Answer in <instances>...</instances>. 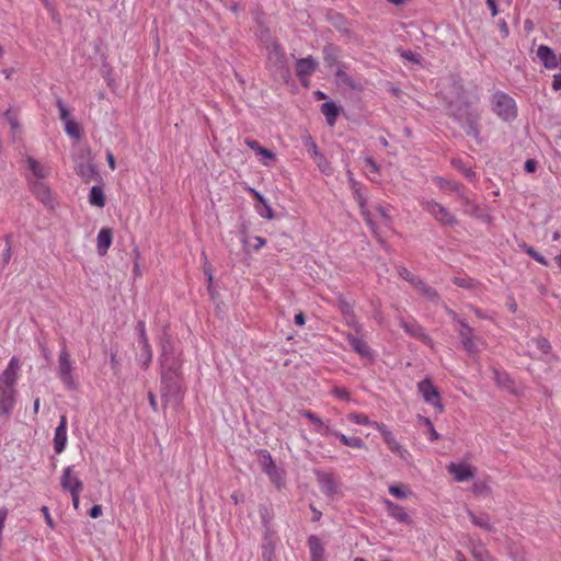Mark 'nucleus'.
Returning <instances> with one entry per match:
<instances>
[{
	"instance_id": "nucleus-1",
	"label": "nucleus",
	"mask_w": 561,
	"mask_h": 561,
	"mask_svg": "<svg viewBox=\"0 0 561 561\" xmlns=\"http://www.w3.org/2000/svg\"><path fill=\"white\" fill-rule=\"evenodd\" d=\"M162 394L174 393L179 390L181 369L180 354L160 357Z\"/></svg>"
},
{
	"instance_id": "nucleus-2",
	"label": "nucleus",
	"mask_w": 561,
	"mask_h": 561,
	"mask_svg": "<svg viewBox=\"0 0 561 561\" xmlns=\"http://www.w3.org/2000/svg\"><path fill=\"white\" fill-rule=\"evenodd\" d=\"M450 108L454 117L460 123L467 135L477 138L479 135V112L470 108L468 105L462 107L451 104Z\"/></svg>"
},
{
	"instance_id": "nucleus-3",
	"label": "nucleus",
	"mask_w": 561,
	"mask_h": 561,
	"mask_svg": "<svg viewBox=\"0 0 561 561\" xmlns=\"http://www.w3.org/2000/svg\"><path fill=\"white\" fill-rule=\"evenodd\" d=\"M449 313L453 316V319L457 320L459 323V329L457 331L463 350L469 355L478 354L484 345L482 339L473 334L472 328L467 322L457 319L454 311H450Z\"/></svg>"
},
{
	"instance_id": "nucleus-4",
	"label": "nucleus",
	"mask_w": 561,
	"mask_h": 561,
	"mask_svg": "<svg viewBox=\"0 0 561 561\" xmlns=\"http://www.w3.org/2000/svg\"><path fill=\"white\" fill-rule=\"evenodd\" d=\"M493 112L503 121L510 122L517 116V106L512 96L502 91H496L491 100Z\"/></svg>"
},
{
	"instance_id": "nucleus-5",
	"label": "nucleus",
	"mask_w": 561,
	"mask_h": 561,
	"mask_svg": "<svg viewBox=\"0 0 561 561\" xmlns=\"http://www.w3.org/2000/svg\"><path fill=\"white\" fill-rule=\"evenodd\" d=\"M422 207L430 213L435 220L446 226H455L458 224L456 217L442 204L433 201L425 199L421 203Z\"/></svg>"
},
{
	"instance_id": "nucleus-6",
	"label": "nucleus",
	"mask_w": 561,
	"mask_h": 561,
	"mask_svg": "<svg viewBox=\"0 0 561 561\" xmlns=\"http://www.w3.org/2000/svg\"><path fill=\"white\" fill-rule=\"evenodd\" d=\"M137 328L139 331V340H138L139 352L137 354V360L142 367L147 368L152 360V350L150 347V344H149V341H148V337L146 334L145 322L139 321L137 324Z\"/></svg>"
},
{
	"instance_id": "nucleus-7",
	"label": "nucleus",
	"mask_w": 561,
	"mask_h": 561,
	"mask_svg": "<svg viewBox=\"0 0 561 561\" xmlns=\"http://www.w3.org/2000/svg\"><path fill=\"white\" fill-rule=\"evenodd\" d=\"M417 389L426 403L433 405L439 412L443 411L444 407L440 402L438 389L433 385V382L430 379L426 378L420 381L417 383Z\"/></svg>"
},
{
	"instance_id": "nucleus-8",
	"label": "nucleus",
	"mask_w": 561,
	"mask_h": 561,
	"mask_svg": "<svg viewBox=\"0 0 561 561\" xmlns=\"http://www.w3.org/2000/svg\"><path fill=\"white\" fill-rule=\"evenodd\" d=\"M266 49L268 62L280 71L282 77L288 75V69L285 67L286 55L280 46L275 42H271L267 44Z\"/></svg>"
},
{
	"instance_id": "nucleus-9",
	"label": "nucleus",
	"mask_w": 561,
	"mask_h": 561,
	"mask_svg": "<svg viewBox=\"0 0 561 561\" xmlns=\"http://www.w3.org/2000/svg\"><path fill=\"white\" fill-rule=\"evenodd\" d=\"M25 163L30 175H27V180L32 179L33 181L45 180L50 175V167L47 163L36 160L35 158L27 156L25 159Z\"/></svg>"
},
{
	"instance_id": "nucleus-10",
	"label": "nucleus",
	"mask_w": 561,
	"mask_h": 561,
	"mask_svg": "<svg viewBox=\"0 0 561 561\" xmlns=\"http://www.w3.org/2000/svg\"><path fill=\"white\" fill-rule=\"evenodd\" d=\"M58 364L59 377L61 381L68 387H71L73 385V379L71 375L72 362L70 359V354L67 351L66 346H62L60 350Z\"/></svg>"
},
{
	"instance_id": "nucleus-11",
	"label": "nucleus",
	"mask_w": 561,
	"mask_h": 561,
	"mask_svg": "<svg viewBox=\"0 0 561 561\" xmlns=\"http://www.w3.org/2000/svg\"><path fill=\"white\" fill-rule=\"evenodd\" d=\"M400 325L410 336L422 341L428 346H433V340L424 332L423 328L415 320L400 318Z\"/></svg>"
},
{
	"instance_id": "nucleus-12",
	"label": "nucleus",
	"mask_w": 561,
	"mask_h": 561,
	"mask_svg": "<svg viewBox=\"0 0 561 561\" xmlns=\"http://www.w3.org/2000/svg\"><path fill=\"white\" fill-rule=\"evenodd\" d=\"M318 65V61L311 56L297 59L296 75L302 84L307 85V80L316 71Z\"/></svg>"
},
{
	"instance_id": "nucleus-13",
	"label": "nucleus",
	"mask_w": 561,
	"mask_h": 561,
	"mask_svg": "<svg viewBox=\"0 0 561 561\" xmlns=\"http://www.w3.org/2000/svg\"><path fill=\"white\" fill-rule=\"evenodd\" d=\"M20 362L16 357H12L7 368L0 374V386L14 387L18 382V374L20 370Z\"/></svg>"
},
{
	"instance_id": "nucleus-14",
	"label": "nucleus",
	"mask_w": 561,
	"mask_h": 561,
	"mask_svg": "<svg viewBox=\"0 0 561 561\" xmlns=\"http://www.w3.org/2000/svg\"><path fill=\"white\" fill-rule=\"evenodd\" d=\"M14 387L0 386V414L9 415L15 405Z\"/></svg>"
},
{
	"instance_id": "nucleus-15",
	"label": "nucleus",
	"mask_w": 561,
	"mask_h": 561,
	"mask_svg": "<svg viewBox=\"0 0 561 561\" xmlns=\"http://www.w3.org/2000/svg\"><path fill=\"white\" fill-rule=\"evenodd\" d=\"M60 483L69 492H81L83 488L81 480L73 473V466L64 469Z\"/></svg>"
},
{
	"instance_id": "nucleus-16",
	"label": "nucleus",
	"mask_w": 561,
	"mask_h": 561,
	"mask_svg": "<svg viewBox=\"0 0 561 561\" xmlns=\"http://www.w3.org/2000/svg\"><path fill=\"white\" fill-rule=\"evenodd\" d=\"M67 424L66 415H61L54 435V450L56 454H61L67 446Z\"/></svg>"
},
{
	"instance_id": "nucleus-17",
	"label": "nucleus",
	"mask_w": 561,
	"mask_h": 561,
	"mask_svg": "<svg viewBox=\"0 0 561 561\" xmlns=\"http://www.w3.org/2000/svg\"><path fill=\"white\" fill-rule=\"evenodd\" d=\"M447 470L454 476V479L457 482H465L474 477L471 466L465 462H451L448 465Z\"/></svg>"
},
{
	"instance_id": "nucleus-18",
	"label": "nucleus",
	"mask_w": 561,
	"mask_h": 561,
	"mask_svg": "<svg viewBox=\"0 0 561 561\" xmlns=\"http://www.w3.org/2000/svg\"><path fill=\"white\" fill-rule=\"evenodd\" d=\"M382 504L385 505L387 513L389 516L398 520L399 523L410 525L412 523L411 517L404 511V508L388 499L382 500Z\"/></svg>"
},
{
	"instance_id": "nucleus-19",
	"label": "nucleus",
	"mask_w": 561,
	"mask_h": 561,
	"mask_svg": "<svg viewBox=\"0 0 561 561\" xmlns=\"http://www.w3.org/2000/svg\"><path fill=\"white\" fill-rule=\"evenodd\" d=\"M350 181L353 183V186H356V182L353 180L352 176H350ZM354 198L358 203V206L360 208V214L363 215L366 224L369 226L371 231L376 233L375 224L371 220L370 213L367 209V199L362 193V191L357 187H354Z\"/></svg>"
},
{
	"instance_id": "nucleus-20",
	"label": "nucleus",
	"mask_w": 561,
	"mask_h": 561,
	"mask_svg": "<svg viewBox=\"0 0 561 561\" xmlns=\"http://www.w3.org/2000/svg\"><path fill=\"white\" fill-rule=\"evenodd\" d=\"M28 183L32 192L41 203L44 205H51V193L44 180L33 181L32 179H28Z\"/></svg>"
},
{
	"instance_id": "nucleus-21",
	"label": "nucleus",
	"mask_w": 561,
	"mask_h": 561,
	"mask_svg": "<svg viewBox=\"0 0 561 561\" xmlns=\"http://www.w3.org/2000/svg\"><path fill=\"white\" fill-rule=\"evenodd\" d=\"M317 480L323 494L332 497L337 491V483L331 473L318 472Z\"/></svg>"
},
{
	"instance_id": "nucleus-22",
	"label": "nucleus",
	"mask_w": 561,
	"mask_h": 561,
	"mask_svg": "<svg viewBox=\"0 0 561 561\" xmlns=\"http://www.w3.org/2000/svg\"><path fill=\"white\" fill-rule=\"evenodd\" d=\"M537 57L547 69H556L559 66V58L549 46L540 45L537 49Z\"/></svg>"
},
{
	"instance_id": "nucleus-23",
	"label": "nucleus",
	"mask_w": 561,
	"mask_h": 561,
	"mask_svg": "<svg viewBox=\"0 0 561 561\" xmlns=\"http://www.w3.org/2000/svg\"><path fill=\"white\" fill-rule=\"evenodd\" d=\"M301 415L308 419L314 426L317 433L322 436L330 435L333 433V428L329 424H325L316 413L309 410L301 411Z\"/></svg>"
},
{
	"instance_id": "nucleus-24",
	"label": "nucleus",
	"mask_w": 561,
	"mask_h": 561,
	"mask_svg": "<svg viewBox=\"0 0 561 561\" xmlns=\"http://www.w3.org/2000/svg\"><path fill=\"white\" fill-rule=\"evenodd\" d=\"M113 241V231L110 228H102L98 233L96 249L100 255H105Z\"/></svg>"
},
{
	"instance_id": "nucleus-25",
	"label": "nucleus",
	"mask_w": 561,
	"mask_h": 561,
	"mask_svg": "<svg viewBox=\"0 0 561 561\" xmlns=\"http://www.w3.org/2000/svg\"><path fill=\"white\" fill-rule=\"evenodd\" d=\"M308 546L310 549L311 561H325L324 547L317 536L311 535L308 538Z\"/></svg>"
},
{
	"instance_id": "nucleus-26",
	"label": "nucleus",
	"mask_w": 561,
	"mask_h": 561,
	"mask_svg": "<svg viewBox=\"0 0 561 561\" xmlns=\"http://www.w3.org/2000/svg\"><path fill=\"white\" fill-rule=\"evenodd\" d=\"M347 342L350 346L362 357L369 358L371 357V350L368 344L360 337L348 335Z\"/></svg>"
},
{
	"instance_id": "nucleus-27",
	"label": "nucleus",
	"mask_w": 561,
	"mask_h": 561,
	"mask_svg": "<svg viewBox=\"0 0 561 561\" xmlns=\"http://www.w3.org/2000/svg\"><path fill=\"white\" fill-rule=\"evenodd\" d=\"M457 196L459 198L463 214L469 216L480 215V207L465 194L463 190Z\"/></svg>"
},
{
	"instance_id": "nucleus-28",
	"label": "nucleus",
	"mask_w": 561,
	"mask_h": 561,
	"mask_svg": "<svg viewBox=\"0 0 561 561\" xmlns=\"http://www.w3.org/2000/svg\"><path fill=\"white\" fill-rule=\"evenodd\" d=\"M468 516L473 525L486 531H493L494 527L488 514L476 515L472 511H468Z\"/></svg>"
},
{
	"instance_id": "nucleus-29",
	"label": "nucleus",
	"mask_w": 561,
	"mask_h": 561,
	"mask_svg": "<svg viewBox=\"0 0 561 561\" xmlns=\"http://www.w3.org/2000/svg\"><path fill=\"white\" fill-rule=\"evenodd\" d=\"M385 443L388 446V448L391 450V453L397 455L402 460L408 461L410 459V457H411L410 453L403 446H401V444L394 438L393 435L390 437H387V440H385Z\"/></svg>"
},
{
	"instance_id": "nucleus-30",
	"label": "nucleus",
	"mask_w": 561,
	"mask_h": 561,
	"mask_svg": "<svg viewBox=\"0 0 561 561\" xmlns=\"http://www.w3.org/2000/svg\"><path fill=\"white\" fill-rule=\"evenodd\" d=\"M339 308L347 323V325L350 327H354L355 329H358L359 324L356 320V317L354 314V309H353V306L345 301V300H341L340 304H339Z\"/></svg>"
},
{
	"instance_id": "nucleus-31",
	"label": "nucleus",
	"mask_w": 561,
	"mask_h": 561,
	"mask_svg": "<svg viewBox=\"0 0 561 561\" xmlns=\"http://www.w3.org/2000/svg\"><path fill=\"white\" fill-rule=\"evenodd\" d=\"M434 181L442 191L447 193H455L458 195L463 190V186L455 181L446 180L443 178H435Z\"/></svg>"
},
{
	"instance_id": "nucleus-32",
	"label": "nucleus",
	"mask_w": 561,
	"mask_h": 561,
	"mask_svg": "<svg viewBox=\"0 0 561 561\" xmlns=\"http://www.w3.org/2000/svg\"><path fill=\"white\" fill-rule=\"evenodd\" d=\"M321 113L324 115L327 123L332 126L336 122L339 115V107L332 101L325 102L321 105Z\"/></svg>"
},
{
	"instance_id": "nucleus-33",
	"label": "nucleus",
	"mask_w": 561,
	"mask_h": 561,
	"mask_svg": "<svg viewBox=\"0 0 561 561\" xmlns=\"http://www.w3.org/2000/svg\"><path fill=\"white\" fill-rule=\"evenodd\" d=\"M161 354L160 357H167L180 354L175 347L174 341L167 333L163 334L160 342Z\"/></svg>"
},
{
	"instance_id": "nucleus-34",
	"label": "nucleus",
	"mask_w": 561,
	"mask_h": 561,
	"mask_svg": "<svg viewBox=\"0 0 561 561\" xmlns=\"http://www.w3.org/2000/svg\"><path fill=\"white\" fill-rule=\"evenodd\" d=\"M330 435H333L336 438H339L340 442L345 446L358 448V449H362L365 447L364 440L359 437H348L335 430H333V433H330Z\"/></svg>"
},
{
	"instance_id": "nucleus-35",
	"label": "nucleus",
	"mask_w": 561,
	"mask_h": 561,
	"mask_svg": "<svg viewBox=\"0 0 561 561\" xmlns=\"http://www.w3.org/2000/svg\"><path fill=\"white\" fill-rule=\"evenodd\" d=\"M89 203L96 207H104L105 205V195L100 186H92L89 194Z\"/></svg>"
},
{
	"instance_id": "nucleus-36",
	"label": "nucleus",
	"mask_w": 561,
	"mask_h": 561,
	"mask_svg": "<svg viewBox=\"0 0 561 561\" xmlns=\"http://www.w3.org/2000/svg\"><path fill=\"white\" fill-rule=\"evenodd\" d=\"M264 472L267 474L271 482L277 488H280L284 484L283 471L278 469L275 463Z\"/></svg>"
},
{
	"instance_id": "nucleus-37",
	"label": "nucleus",
	"mask_w": 561,
	"mask_h": 561,
	"mask_svg": "<svg viewBox=\"0 0 561 561\" xmlns=\"http://www.w3.org/2000/svg\"><path fill=\"white\" fill-rule=\"evenodd\" d=\"M313 160H314L317 167L319 168V170L323 174H325V175L332 174L333 169H332L330 162L327 160V158L324 157L323 153H320V156H317Z\"/></svg>"
},
{
	"instance_id": "nucleus-38",
	"label": "nucleus",
	"mask_w": 561,
	"mask_h": 561,
	"mask_svg": "<svg viewBox=\"0 0 561 561\" xmlns=\"http://www.w3.org/2000/svg\"><path fill=\"white\" fill-rule=\"evenodd\" d=\"M414 287L431 300H434L438 297L436 290L427 286L422 279H419Z\"/></svg>"
},
{
	"instance_id": "nucleus-39",
	"label": "nucleus",
	"mask_w": 561,
	"mask_h": 561,
	"mask_svg": "<svg viewBox=\"0 0 561 561\" xmlns=\"http://www.w3.org/2000/svg\"><path fill=\"white\" fill-rule=\"evenodd\" d=\"M389 493L397 499H407L411 492L404 485L392 484L389 486Z\"/></svg>"
},
{
	"instance_id": "nucleus-40",
	"label": "nucleus",
	"mask_w": 561,
	"mask_h": 561,
	"mask_svg": "<svg viewBox=\"0 0 561 561\" xmlns=\"http://www.w3.org/2000/svg\"><path fill=\"white\" fill-rule=\"evenodd\" d=\"M520 247L536 262H538L539 264L545 265V266L548 265V261L545 259V256L541 255L540 253H538L533 247H529L527 244H523Z\"/></svg>"
},
{
	"instance_id": "nucleus-41",
	"label": "nucleus",
	"mask_w": 561,
	"mask_h": 561,
	"mask_svg": "<svg viewBox=\"0 0 561 561\" xmlns=\"http://www.w3.org/2000/svg\"><path fill=\"white\" fill-rule=\"evenodd\" d=\"M255 209H256L257 214L263 218H266V219L274 218L273 209L268 205L267 201L263 202L262 204L256 205Z\"/></svg>"
},
{
	"instance_id": "nucleus-42",
	"label": "nucleus",
	"mask_w": 561,
	"mask_h": 561,
	"mask_svg": "<svg viewBox=\"0 0 561 561\" xmlns=\"http://www.w3.org/2000/svg\"><path fill=\"white\" fill-rule=\"evenodd\" d=\"M259 457H260V465H261L263 471H265L266 469H268L270 467H272L275 463L271 454L267 450H260Z\"/></svg>"
},
{
	"instance_id": "nucleus-43",
	"label": "nucleus",
	"mask_w": 561,
	"mask_h": 561,
	"mask_svg": "<svg viewBox=\"0 0 561 561\" xmlns=\"http://www.w3.org/2000/svg\"><path fill=\"white\" fill-rule=\"evenodd\" d=\"M347 417L351 422L356 423V424L369 425V426H371V424H373V421H370L367 415L362 414V413L353 412V413H350L347 415Z\"/></svg>"
},
{
	"instance_id": "nucleus-44",
	"label": "nucleus",
	"mask_w": 561,
	"mask_h": 561,
	"mask_svg": "<svg viewBox=\"0 0 561 561\" xmlns=\"http://www.w3.org/2000/svg\"><path fill=\"white\" fill-rule=\"evenodd\" d=\"M472 557L476 561H493L489 552L482 547H476L472 549Z\"/></svg>"
},
{
	"instance_id": "nucleus-45",
	"label": "nucleus",
	"mask_w": 561,
	"mask_h": 561,
	"mask_svg": "<svg viewBox=\"0 0 561 561\" xmlns=\"http://www.w3.org/2000/svg\"><path fill=\"white\" fill-rule=\"evenodd\" d=\"M65 130L66 133L73 137V138H79L80 137V128H79V125L73 122L72 119L71 121H67L65 123Z\"/></svg>"
},
{
	"instance_id": "nucleus-46",
	"label": "nucleus",
	"mask_w": 561,
	"mask_h": 561,
	"mask_svg": "<svg viewBox=\"0 0 561 561\" xmlns=\"http://www.w3.org/2000/svg\"><path fill=\"white\" fill-rule=\"evenodd\" d=\"M398 273H399L400 277H402L403 279H405L407 282H409L413 286L420 279L417 276L413 275L408 268H405L403 266H400L398 268Z\"/></svg>"
},
{
	"instance_id": "nucleus-47",
	"label": "nucleus",
	"mask_w": 561,
	"mask_h": 561,
	"mask_svg": "<svg viewBox=\"0 0 561 561\" xmlns=\"http://www.w3.org/2000/svg\"><path fill=\"white\" fill-rule=\"evenodd\" d=\"M3 117L13 130L19 127L18 117H16L15 113L12 112L11 110L5 111L3 114Z\"/></svg>"
},
{
	"instance_id": "nucleus-48",
	"label": "nucleus",
	"mask_w": 561,
	"mask_h": 561,
	"mask_svg": "<svg viewBox=\"0 0 561 561\" xmlns=\"http://www.w3.org/2000/svg\"><path fill=\"white\" fill-rule=\"evenodd\" d=\"M423 421H424V424L427 426V435H428L430 440H432V442L437 440L439 438V434L434 428V425L432 424V422L426 417Z\"/></svg>"
},
{
	"instance_id": "nucleus-49",
	"label": "nucleus",
	"mask_w": 561,
	"mask_h": 561,
	"mask_svg": "<svg viewBox=\"0 0 561 561\" xmlns=\"http://www.w3.org/2000/svg\"><path fill=\"white\" fill-rule=\"evenodd\" d=\"M371 426L382 435L383 440H387V437L392 436V433L383 423L373 422Z\"/></svg>"
},
{
	"instance_id": "nucleus-50",
	"label": "nucleus",
	"mask_w": 561,
	"mask_h": 561,
	"mask_svg": "<svg viewBox=\"0 0 561 561\" xmlns=\"http://www.w3.org/2000/svg\"><path fill=\"white\" fill-rule=\"evenodd\" d=\"M57 106H58V110H59V117L60 119L66 123L67 121H71L70 119V115H69V112L67 110V107L65 106V104L62 103L61 100H58L57 101Z\"/></svg>"
},
{
	"instance_id": "nucleus-51",
	"label": "nucleus",
	"mask_w": 561,
	"mask_h": 561,
	"mask_svg": "<svg viewBox=\"0 0 561 561\" xmlns=\"http://www.w3.org/2000/svg\"><path fill=\"white\" fill-rule=\"evenodd\" d=\"M401 57H403L404 59H408L412 62H415V64H420V61H421V56L411 50H402Z\"/></svg>"
},
{
	"instance_id": "nucleus-52",
	"label": "nucleus",
	"mask_w": 561,
	"mask_h": 561,
	"mask_svg": "<svg viewBox=\"0 0 561 561\" xmlns=\"http://www.w3.org/2000/svg\"><path fill=\"white\" fill-rule=\"evenodd\" d=\"M472 491L476 494H488L490 490L484 482H476L472 486Z\"/></svg>"
},
{
	"instance_id": "nucleus-53",
	"label": "nucleus",
	"mask_w": 561,
	"mask_h": 561,
	"mask_svg": "<svg viewBox=\"0 0 561 561\" xmlns=\"http://www.w3.org/2000/svg\"><path fill=\"white\" fill-rule=\"evenodd\" d=\"M307 147H308V152L311 153L312 158L314 159L317 156H320V150L318 149V146L316 145V142L309 138L307 140Z\"/></svg>"
},
{
	"instance_id": "nucleus-54",
	"label": "nucleus",
	"mask_w": 561,
	"mask_h": 561,
	"mask_svg": "<svg viewBox=\"0 0 561 561\" xmlns=\"http://www.w3.org/2000/svg\"><path fill=\"white\" fill-rule=\"evenodd\" d=\"M5 242H7V248L3 251L2 261H3L4 264H8L9 261L11 260V254H12V252H11V242H10V237L9 236L5 238Z\"/></svg>"
},
{
	"instance_id": "nucleus-55",
	"label": "nucleus",
	"mask_w": 561,
	"mask_h": 561,
	"mask_svg": "<svg viewBox=\"0 0 561 561\" xmlns=\"http://www.w3.org/2000/svg\"><path fill=\"white\" fill-rule=\"evenodd\" d=\"M273 554H274L273 548H271L270 546H263V550H262V560L263 561H273Z\"/></svg>"
},
{
	"instance_id": "nucleus-56",
	"label": "nucleus",
	"mask_w": 561,
	"mask_h": 561,
	"mask_svg": "<svg viewBox=\"0 0 561 561\" xmlns=\"http://www.w3.org/2000/svg\"><path fill=\"white\" fill-rule=\"evenodd\" d=\"M333 394L339 398V399H342V400H348L350 399V393L347 390L345 389H342V388H334L333 389Z\"/></svg>"
},
{
	"instance_id": "nucleus-57",
	"label": "nucleus",
	"mask_w": 561,
	"mask_h": 561,
	"mask_svg": "<svg viewBox=\"0 0 561 561\" xmlns=\"http://www.w3.org/2000/svg\"><path fill=\"white\" fill-rule=\"evenodd\" d=\"M376 209L387 222L390 221V209L388 207L379 205L376 207Z\"/></svg>"
},
{
	"instance_id": "nucleus-58",
	"label": "nucleus",
	"mask_w": 561,
	"mask_h": 561,
	"mask_svg": "<svg viewBox=\"0 0 561 561\" xmlns=\"http://www.w3.org/2000/svg\"><path fill=\"white\" fill-rule=\"evenodd\" d=\"M244 142L250 149L256 152H259L260 148L262 147L257 140L251 138H245Z\"/></svg>"
},
{
	"instance_id": "nucleus-59",
	"label": "nucleus",
	"mask_w": 561,
	"mask_h": 561,
	"mask_svg": "<svg viewBox=\"0 0 561 561\" xmlns=\"http://www.w3.org/2000/svg\"><path fill=\"white\" fill-rule=\"evenodd\" d=\"M89 515L92 518H98L102 515V506L101 505H93L90 511Z\"/></svg>"
},
{
	"instance_id": "nucleus-60",
	"label": "nucleus",
	"mask_w": 561,
	"mask_h": 561,
	"mask_svg": "<svg viewBox=\"0 0 561 561\" xmlns=\"http://www.w3.org/2000/svg\"><path fill=\"white\" fill-rule=\"evenodd\" d=\"M454 283H455L457 286H460V287H470V286H471V283H472V279L455 277V278H454Z\"/></svg>"
},
{
	"instance_id": "nucleus-61",
	"label": "nucleus",
	"mask_w": 561,
	"mask_h": 561,
	"mask_svg": "<svg viewBox=\"0 0 561 561\" xmlns=\"http://www.w3.org/2000/svg\"><path fill=\"white\" fill-rule=\"evenodd\" d=\"M42 513L44 514V517H45V522L46 524L50 527V528H54V522H53V518L49 514V511H48V507L46 506H43L42 507Z\"/></svg>"
},
{
	"instance_id": "nucleus-62",
	"label": "nucleus",
	"mask_w": 561,
	"mask_h": 561,
	"mask_svg": "<svg viewBox=\"0 0 561 561\" xmlns=\"http://www.w3.org/2000/svg\"><path fill=\"white\" fill-rule=\"evenodd\" d=\"M537 169V162L533 159H529L525 162V171L528 173L535 172Z\"/></svg>"
},
{
	"instance_id": "nucleus-63",
	"label": "nucleus",
	"mask_w": 561,
	"mask_h": 561,
	"mask_svg": "<svg viewBox=\"0 0 561 561\" xmlns=\"http://www.w3.org/2000/svg\"><path fill=\"white\" fill-rule=\"evenodd\" d=\"M365 163L371 172H378L379 168L373 158L367 157L365 159Z\"/></svg>"
},
{
	"instance_id": "nucleus-64",
	"label": "nucleus",
	"mask_w": 561,
	"mask_h": 561,
	"mask_svg": "<svg viewBox=\"0 0 561 561\" xmlns=\"http://www.w3.org/2000/svg\"><path fill=\"white\" fill-rule=\"evenodd\" d=\"M552 89L554 91H558L561 89V73H557L553 76Z\"/></svg>"
}]
</instances>
